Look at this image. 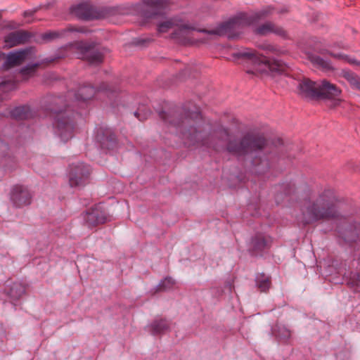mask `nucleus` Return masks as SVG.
I'll return each mask as SVG.
<instances>
[{"label":"nucleus","mask_w":360,"mask_h":360,"mask_svg":"<svg viewBox=\"0 0 360 360\" xmlns=\"http://www.w3.org/2000/svg\"><path fill=\"white\" fill-rule=\"evenodd\" d=\"M349 284L354 288L355 291L360 290V274H355L351 278Z\"/></svg>","instance_id":"bb28decb"},{"label":"nucleus","mask_w":360,"mask_h":360,"mask_svg":"<svg viewBox=\"0 0 360 360\" xmlns=\"http://www.w3.org/2000/svg\"><path fill=\"white\" fill-rule=\"evenodd\" d=\"M356 89H358L360 91V82H359V85L357 86V87L356 88Z\"/></svg>","instance_id":"e433bc0d"},{"label":"nucleus","mask_w":360,"mask_h":360,"mask_svg":"<svg viewBox=\"0 0 360 360\" xmlns=\"http://www.w3.org/2000/svg\"><path fill=\"white\" fill-rule=\"evenodd\" d=\"M31 195L28 190L22 186H15L11 193V200L17 207L30 203Z\"/></svg>","instance_id":"9b49d317"},{"label":"nucleus","mask_w":360,"mask_h":360,"mask_svg":"<svg viewBox=\"0 0 360 360\" xmlns=\"http://www.w3.org/2000/svg\"><path fill=\"white\" fill-rule=\"evenodd\" d=\"M331 55L339 60H342L345 62H347L349 64H357L356 60L355 59L351 58L349 56L344 55L342 53H331Z\"/></svg>","instance_id":"cd10ccee"},{"label":"nucleus","mask_w":360,"mask_h":360,"mask_svg":"<svg viewBox=\"0 0 360 360\" xmlns=\"http://www.w3.org/2000/svg\"><path fill=\"white\" fill-rule=\"evenodd\" d=\"M27 54V50L11 52L8 55L0 52V68L8 69L18 65L26 60Z\"/></svg>","instance_id":"6e6552de"},{"label":"nucleus","mask_w":360,"mask_h":360,"mask_svg":"<svg viewBox=\"0 0 360 360\" xmlns=\"http://www.w3.org/2000/svg\"><path fill=\"white\" fill-rule=\"evenodd\" d=\"M261 48L264 50H266L269 52H271V53H279V50L276 48L273 45H271V44H264V45H262L261 46Z\"/></svg>","instance_id":"c756f323"},{"label":"nucleus","mask_w":360,"mask_h":360,"mask_svg":"<svg viewBox=\"0 0 360 360\" xmlns=\"http://www.w3.org/2000/svg\"><path fill=\"white\" fill-rule=\"evenodd\" d=\"M237 56L248 60L251 68L247 72L257 76L269 75L274 77L285 70L284 64L279 60H270L265 56L258 55L255 51L243 49L238 52Z\"/></svg>","instance_id":"20e7f679"},{"label":"nucleus","mask_w":360,"mask_h":360,"mask_svg":"<svg viewBox=\"0 0 360 360\" xmlns=\"http://www.w3.org/2000/svg\"><path fill=\"white\" fill-rule=\"evenodd\" d=\"M148 5L153 10V13L150 15L152 17L164 13L167 4L166 0H151Z\"/></svg>","instance_id":"dca6fc26"},{"label":"nucleus","mask_w":360,"mask_h":360,"mask_svg":"<svg viewBox=\"0 0 360 360\" xmlns=\"http://www.w3.org/2000/svg\"><path fill=\"white\" fill-rule=\"evenodd\" d=\"M174 283H175V282L172 278H170V277L165 278L160 283L159 288L160 290L170 289L171 288H172V286L174 285Z\"/></svg>","instance_id":"a878e982"},{"label":"nucleus","mask_w":360,"mask_h":360,"mask_svg":"<svg viewBox=\"0 0 360 360\" xmlns=\"http://www.w3.org/2000/svg\"><path fill=\"white\" fill-rule=\"evenodd\" d=\"M298 91L302 96L309 98H332L341 94L340 89L326 80L315 82L309 79H304L299 82Z\"/></svg>","instance_id":"39448f33"},{"label":"nucleus","mask_w":360,"mask_h":360,"mask_svg":"<svg viewBox=\"0 0 360 360\" xmlns=\"http://www.w3.org/2000/svg\"><path fill=\"white\" fill-rule=\"evenodd\" d=\"M71 12L79 18L89 20L93 18L92 8L87 2L79 4L71 8Z\"/></svg>","instance_id":"4468645a"},{"label":"nucleus","mask_w":360,"mask_h":360,"mask_svg":"<svg viewBox=\"0 0 360 360\" xmlns=\"http://www.w3.org/2000/svg\"><path fill=\"white\" fill-rule=\"evenodd\" d=\"M34 20H30V19H27L26 20L27 22L30 23V22H32Z\"/></svg>","instance_id":"c9c22d12"},{"label":"nucleus","mask_w":360,"mask_h":360,"mask_svg":"<svg viewBox=\"0 0 360 360\" xmlns=\"http://www.w3.org/2000/svg\"><path fill=\"white\" fill-rule=\"evenodd\" d=\"M271 11L272 8L268 7L255 13H240L219 25L215 30L210 31L198 30L180 18H174L159 23L158 30L162 33L172 31V37L184 44L196 42L193 38V31L195 30L205 33L207 39H211L217 35H226L229 39H235L238 37L246 27L254 25L260 18L271 13Z\"/></svg>","instance_id":"f257e3e1"},{"label":"nucleus","mask_w":360,"mask_h":360,"mask_svg":"<svg viewBox=\"0 0 360 360\" xmlns=\"http://www.w3.org/2000/svg\"><path fill=\"white\" fill-rule=\"evenodd\" d=\"M83 217L86 224L89 227L103 224L107 220L105 213L98 207L86 212Z\"/></svg>","instance_id":"f8f14e48"},{"label":"nucleus","mask_w":360,"mask_h":360,"mask_svg":"<svg viewBox=\"0 0 360 360\" xmlns=\"http://www.w3.org/2000/svg\"><path fill=\"white\" fill-rule=\"evenodd\" d=\"M151 330L154 334H158L164 332L168 328V323L165 320H156L151 325Z\"/></svg>","instance_id":"412c9836"},{"label":"nucleus","mask_w":360,"mask_h":360,"mask_svg":"<svg viewBox=\"0 0 360 360\" xmlns=\"http://www.w3.org/2000/svg\"><path fill=\"white\" fill-rule=\"evenodd\" d=\"M16 84L14 82L8 80L0 83V101L6 99L9 91L15 89Z\"/></svg>","instance_id":"6ab92c4d"},{"label":"nucleus","mask_w":360,"mask_h":360,"mask_svg":"<svg viewBox=\"0 0 360 360\" xmlns=\"http://www.w3.org/2000/svg\"><path fill=\"white\" fill-rule=\"evenodd\" d=\"M58 34L56 32H50L45 34L44 36V39H51L58 37Z\"/></svg>","instance_id":"2f4dec72"},{"label":"nucleus","mask_w":360,"mask_h":360,"mask_svg":"<svg viewBox=\"0 0 360 360\" xmlns=\"http://www.w3.org/2000/svg\"><path fill=\"white\" fill-rule=\"evenodd\" d=\"M71 32H84L82 30H78V29H70Z\"/></svg>","instance_id":"f704fd0d"},{"label":"nucleus","mask_w":360,"mask_h":360,"mask_svg":"<svg viewBox=\"0 0 360 360\" xmlns=\"http://www.w3.org/2000/svg\"><path fill=\"white\" fill-rule=\"evenodd\" d=\"M53 126L55 133L60 136V139L65 142L72 137L73 125L70 122L69 117L66 116V112H59L54 117Z\"/></svg>","instance_id":"423d86ee"},{"label":"nucleus","mask_w":360,"mask_h":360,"mask_svg":"<svg viewBox=\"0 0 360 360\" xmlns=\"http://www.w3.org/2000/svg\"><path fill=\"white\" fill-rule=\"evenodd\" d=\"M311 60L314 64L321 67L323 69L329 70L331 68L330 63L319 56L313 57Z\"/></svg>","instance_id":"5701e85b"},{"label":"nucleus","mask_w":360,"mask_h":360,"mask_svg":"<svg viewBox=\"0 0 360 360\" xmlns=\"http://www.w3.org/2000/svg\"><path fill=\"white\" fill-rule=\"evenodd\" d=\"M256 282L261 291H266L269 288L270 281L269 278L264 274L258 276L256 278Z\"/></svg>","instance_id":"4be33fe9"},{"label":"nucleus","mask_w":360,"mask_h":360,"mask_svg":"<svg viewBox=\"0 0 360 360\" xmlns=\"http://www.w3.org/2000/svg\"><path fill=\"white\" fill-rule=\"evenodd\" d=\"M191 119L193 120L194 125L184 132L183 137L188 142V144L194 143L202 138V117L199 112H195L191 115Z\"/></svg>","instance_id":"0eeeda50"},{"label":"nucleus","mask_w":360,"mask_h":360,"mask_svg":"<svg viewBox=\"0 0 360 360\" xmlns=\"http://www.w3.org/2000/svg\"><path fill=\"white\" fill-rule=\"evenodd\" d=\"M337 209L333 192L326 191L313 202L305 201L302 210V221L309 224L319 219H328L336 217Z\"/></svg>","instance_id":"7ed1b4c3"},{"label":"nucleus","mask_w":360,"mask_h":360,"mask_svg":"<svg viewBox=\"0 0 360 360\" xmlns=\"http://www.w3.org/2000/svg\"><path fill=\"white\" fill-rule=\"evenodd\" d=\"M30 108L27 106L16 107L11 112V115L17 120H25L31 117Z\"/></svg>","instance_id":"f3484780"},{"label":"nucleus","mask_w":360,"mask_h":360,"mask_svg":"<svg viewBox=\"0 0 360 360\" xmlns=\"http://www.w3.org/2000/svg\"><path fill=\"white\" fill-rule=\"evenodd\" d=\"M34 68H35L34 66L26 67L25 68H24L21 70V74L25 77L31 76L34 73Z\"/></svg>","instance_id":"7c9ffc66"},{"label":"nucleus","mask_w":360,"mask_h":360,"mask_svg":"<svg viewBox=\"0 0 360 360\" xmlns=\"http://www.w3.org/2000/svg\"><path fill=\"white\" fill-rule=\"evenodd\" d=\"M28 38L29 35L25 32H14L5 37V43L7 46L12 47L25 43L28 40Z\"/></svg>","instance_id":"2eb2a0df"},{"label":"nucleus","mask_w":360,"mask_h":360,"mask_svg":"<svg viewBox=\"0 0 360 360\" xmlns=\"http://www.w3.org/2000/svg\"><path fill=\"white\" fill-rule=\"evenodd\" d=\"M23 292L24 290L20 286V285L15 283L13 286L11 288L8 295L11 297L16 298L20 297Z\"/></svg>","instance_id":"b1692460"},{"label":"nucleus","mask_w":360,"mask_h":360,"mask_svg":"<svg viewBox=\"0 0 360 360\" xmlns=\"http://www.w3.org/2000/svg\"><path fill=\"white\" fill-rule=\"evenodd\" d=\"M359 237V234H357L356 231H354L352 230L345 231L344 233V240L347 243H352L356 241V238Z\"/></svg>","instance_id":"393cba45"},{"label":"nucleus","mask_w":360,"mask_h":360,"mask_svg":"<svg viewBox=\"0 0 360 360\" xmlns=\"http://www.w3.org/2000/svg\"><path fill=\"white\" fill-rule=\"evenodd\" d=\"M255 32L260 35H266L272 33L283 39L289 38L288 32L283 27L271 22H266L258 26L255 30Z\"/></svg>","instance_id":"9d476101"},{"label":"nucleus","mask_w":360,"mask_h":360,"mask_svg":"<svg viewBox=\"0 0 360 360\" xmlns=\"http://www.w3.org/2000/svg\"><path fill=\"white\" fill-rule=\"evenodd\" d=\"M134 115H135V116H136L139 120H142V117H140V114H139V112H136L134 113Z\"/></svg>","instance_id":"72a5a7b5"},{"label":"nucleus","mask_w":360,"mask_h":360,"mask_svg":"<svg viewBox=\"0 0 360 360\" xmlns=\"http://www.w3.org/2000/svg\"><path fill=\"white\" fill-rule=\"evenodd\" d=\"M89 169L83 164L78 165L70 173V184L72 187L84 186L89 182Z\"/></svg>","instance_id":"1a4fd4ad"},{"label":"nucleus","mask_w":360,"mask_h":360,"mask_svg":"<svg viewBox=\"0 0 360 360\" xmlns=\"http://www.w3.org/2000/svg\"><path fill=\"white\" fill-rule=\"evenodd\" d=\"M34 13V11H25L24 13V15L25 18H27L28 16H32Z\"/></svg>","instance_id":"473e14b6"},{"label":"nucleus","mask_w":360,"mask_h":360,"mask_svg":"<svg viewBox=\"0 0 360 360\" xmlns=\"http://www.w3.org/2000/svg\"><path fill=\"white\" fill-rule=\"evenodd\" d=\"M340 76L345 78L353 89H356L359 85L360 78L353 72L343 70L340 72Z\"/></svg>","instance_id":"a211bd4d"},{"label":"nucleus","mask_w":360,"mask_h":360,"mask_svg":"<svg viewBox=\"0 0 360 360\" xmlns=\"http://www.w3.org/2000/svg\"><path fill=\"white\" fill-rule=\"evenodd\" d=\"M94 89L91 86L89 87H83L80 89L81 94L83 95L84 94H87L85 96H82L81 99L82 100H87L89 99L94 94Z\"/></svg>","instance_id":"c85d7f7f"},{"label":"nucleus","mask_w":360,"mask_h":360,"mask_svg":"<svg viewBox=\"0 0 360 360\" xmlns=\"http://www.w3.org/2000/svg\"><path fill=\"white\" fill-rule=\"evenodd\" d=\"M270 242V238H266L263 236H259L252 240L253 246L257 250H263L268 247Z\"/></svg>","instance_id":"aec40b11"},{"label":"nucleus","mask_w":360,"mask_h":360,"mask_svg":"<svg viewBox=\"0 0 360 360\" xmlns=\"http://www.w3.org/2000/svg\"><path fill=\"white\" fill-rule=\"evenodd\" d=\"M221 136L228 142L227 150L229 153L238 156L250 155L251 157H255L252 161L254 165L258 167L260 165H267L265 160H262L260 158L258 159L257 155L266 145V141L263 137L248 134L240 141L233 140L226 129L221 131Z\"/></svg>","instance_id":"f03ea898"},{"label":"nucleus","mask_w":360,"mask_h":360,"mask_svg":"<svg viewBox=\"0 0 360 360\" xmlns=\"http://www.w3.org/2000/svg\"><path fill=\"white\" fill-rule=\"evenodd\" d=\"M81 50V58L87 60L91 63H98L102 61V54L91 46H86L84 44L79 45Z\"/></svg>","instance_id":"ddd939ff"}]
</instances>
